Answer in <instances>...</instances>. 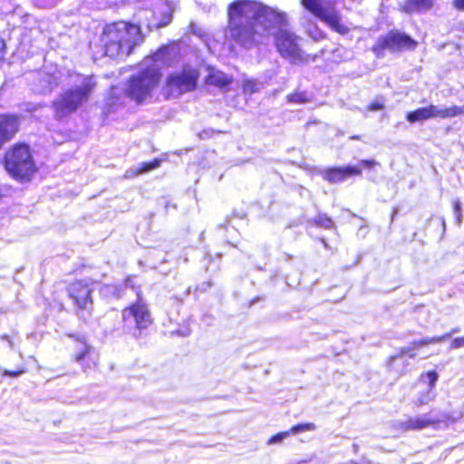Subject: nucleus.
Listing matches in <instances>:
<instances>
[{
	"mask_svg": "<svg viewBox=\"0 0 464 464\" xmlns=\"http://www.w3.org/2000/svg\"><path fill=\"white\" fill-rule=\"evenodd\" d=\"M229 38L250 47L275 35L276 46L280 54L297 63L308 61L300 49L299 37L287 29L288 15L285 12L251 0H237L228 6Z\"/></svg>",
	"mask_w": 464,
	"mask_h": 464,
	"instance_id": "f257e3e1",
	"label": "nucleus"
},
{
	"mask_svg": "<svg viewBox=\"0 0 464 464\" xmlns=\"http://www.w3.org/2000/svg\"><path fill=\"white\" fill-rule=\"evenodd\" d=\"M173 49L162 47L153 55L146 57L140 63L139 72L131 75L126 84V94L138 103L151 98L160 78V69L169 65Z\"/></svg>",
	"mask_w": 464,
	"mask_h": 464,
	"instance_id": "f03ea898",
	"label": "nucleus"
},
{
	"mask_svg": "<svg viewBox=\"0 0 464 464\" xmlns=\"http://www.w3.org/2000/svg\"><path fill=\"white\" fill-rule=\"evenodd\" d=\"M48 82L50 89L53 85H57L60 82L72 86L53 102L55 113L58 117L74 111L83 102L87 101L89 94L95 86L92 77L70 72H58L57 75L48 78Z\"/></svg>",
	"mask_w": 464,
	"mask_h": 464,
	"instance_id": "7ed1b4c3",
	"label": "nucleus"
},
{
	"mask_svg": "<svg viewBox=\"0 0 464 464\" xmlns=\"http://www.w3.org/2000/svg\"><path fill=\"white\" fill-rule=\"evenodd\" d=\"M142 42L140 27L123 21L106 25L101 36L104 53L111 58L129 55Z\"/></svg>",
	"mask_w": 464,
	"mask_h": 464,
	"instance_id": "20e7f679",
	"label": "nucleus"
},
{
	"mask_svg": "<svg viewBox=\"0 0 464 464\" xmlns=\"http://www.w3.org/2000/svg\"><path fill=\"white\" fill-rule=\"evenodd\" d=\"M5 167L14 179H28L35 170L29 147L25 144L14 146L5 155Z\"/></svg>",
	"mask_w": 464,
	"mask_h": 464,
	"instance_id": "39448f33",
	"label": "nucleus"
},
{
	"mask_svg": "<svg viewBox=\"0 0 464 464\" xmlns=\"http://www.w3.org/2000/svg\"><path fill=\"white\" fill-rule=\"evenodd\" d=\"M301 4L304 9L340 34H346L349 32L350 28L342 23L341 16L333 2L327 0H301Z\"/></svg>",
	"mask_w": 464,
	"mask_h": 464,
	"instance_id": "423d86ee",
	"label": "nucleus"
},
{
	"mask_svg": "<svg viewBox=\"0 0 464 464\" xmlns=\"http://www.w3.org/2000/svg\"><path fill=\"white\" fill-rule=\"evenodd\" d=\"M121 317L124 330L136 337L140 335L141 330L148 328L152 323L147 304L140 298L122 310Z\"/></svg>",
	"mask_w": 464,
	"mask_h": 464,
	"instance_id": "0eeeda50",
	"label": "nucleus"
},
{
	"mask_svg": "<svg viewBox=\"0 0 464 464\" xmlns=\"http://www.w3.org/2000/svg\"><path fill=\"white\" fill-rule=\"evenodd\" d=\"M198 76V70L188 65L173 72L167 78L165 93L169 97H179L195 90Z\"/></svg>",
	"mask_w": 464,
	"mask_h": 464,
	"instance_id": "6e6552de",
	"label": "nucleus"
},
{
	"mask_svg": "<svg viewBox=\"0 0 464 464\" xmlns=\"http://www.w3.org/2000/svg\"><path fill=\"white\" fill-rule=\"evenodd\" d=\"M464 113V108L459 106L440 107L436 105H429L427 107L419 108L407 114V120L411 123L423 121L433 118H452Z\"/></svg>",
	"mask_w": 464,
	"mask_h": 464,
	"instance_id": "1a4fd4ad",
	"label": "nucleus"
},
{
	"mask_svg": "<svg viewBox=\"0 0 464 464\" xmlns=\"http://www.w3.org/2000/svg\"><path fill=\"white\" fill-rule=\"evenodd\" d=\"M417 43L410 36L397 32H390L385 36L380 37L372 47L377 56H382L385 50L396 52L402 49H414Z\"/></svg>",
	"mask_w": 464,
	"mask_h": 464,
	"instance_id": "9d476101",
	"label": "nucleus"
},
{
	"mask_svg": "<svg viewBox=\"0 0 464 464\" xmlns=\"http://www.w3.org/2000/svg\"><path fill=\"white\" fill-rule=\"evenodd\" d=\"M97 282L92 279H82L72 282L68 287L70 298L81 310H90L92 305V293Z\"/></svg>",
	"mask_w": 464,
	"mask_h": 464,
	"instance_id": "9b49d317",
	"label": "nucleus"
},
{
	"mask_svg": "<svg viewBox=\"0 0 464 464\" xmlns=\"http://www.w3.org/2000/svg\"><path fill=\"white\" fill-rule=\"evenodd\" d=\"M440 419L432 412L410 417L396 422V428L403 431L420 430L429 427H439Z\"/></svg>",
	"mask_w": 464,
	"mask_h": 464,
	"instance_id": "f8f14e48",
	"label": "nucleus"
},
{
	"mask_svg": "<svg viewBox=\"0 0 464 464\" xmlns=\"http://www.w3.org/2000/svg\"><path fill=\"white\" fill-rule=\"evenodd\" d=\"M453 333H455V331H452L451 333H448L440 336L425 337L420 340H415L411 342L408 346L402 347L397 355L392 356L390 360V364L394 363L397 360L402 358L403 356L414 358L416 356V353H414L415 350L430 343H442L448 340L453 334Z\"/></svg>",
	"mask_w": 464,
	"mask_h": 464,
	"instance_id": "ddd939ff",
	"label": "nucleus"
},
{
	"mask_svg": "<svg viewBox=\"0 0 464 464\" xmlns=\"http://www.w3.org/2000/svg\"><path fill=\"white\" fill-rule=\"evenodd\" d=\"M361 174V169L358 167H343L333 168L326 169L324 172V178L331 183H338L347 179L350 177Z\"/></svg>",
	"mask_w": 464,
	"mask_h": 464,
	"instance_id": "4468645a",
	"label": "nucleus"
},
{
	"mask_svg": "<svg viewBox=\"0 0 464 464\" xmlns=\"http://www.w3.org/2000/svg\"><path fill=\"white\" fill-rule=\"evenodd\" d=\"M18 118L14 115H0V147L9 140L18 130Z\"/></svg>",
	"mask_w": 464,
	"mask_h": 464,
	"instance_id": "2eb2a0df",
	"label": "nucleus"
},
{
	"mask_svg": "<svg viewBox=\"0 0 464 464\" xmlns=\"http://www.w3.org/2000/svg\"><path fill=\"white\" fill-rule=\"evenodd\" d=\"M426 378L428 380V385L426 388L420 392L418 397L414 401V404L417 406L426 405L435 398V393L433 392L436 382L438 381V374L434 371L428 372L425 375H422V378Z\"/></svg>",
	"mask_w": 464,
	"mask_h": 464,
	"instance_id": "dca6fc26",
	"label": "nucleus"
},
{
	"mask_svg": "<svg viewBox=\"0 0 464 464\" xmlns=\"http://www.w3.org/2000/svg\"><path fill=\"white\" fill-rule=\"evenodd\" d=\"M231 78L223 72L215 69H210L207 77V83L208 85H214L218 88L228 86L231 83Z\"/></svg>",
	"mask_w": 464,
	"mask_h": 464,
	"instance_id": "f3484780",
	"label": "nucleus"
},
{
	"mask_svg": "<svg viewBox=\"0 0 464 464\" xmlns=\"http://www.w3.org/2000/svg\"><path fill=\"white\" fill-rule=\"evenodd\" d=\"M433 4L434 0H408L403 10L406 13L426 12L433 6Z\"/></svg>",
	"mask_w": 464,
	"mask_h": 464,
	"instance_id": "a211bd4d",
	"label": "nucleus"
},
{
	"mask_svg": "<svg viewBox=\"0 0 464 464\" xmlns=\"http://www.w3.org/2000/svg\"><path fill=\"white\" fill-rule=\"evenodd\" d=\"M76 350L74 357L77 362H82L91 353V348L84 341H79L77 343Z\"/></svg>",
	"mask_w": 464,
	"mask_h": 464,
	"instance_id": "6ab92c4d",
	"label": "nucleus"
},
{
	"mask_svg": "<svg viewBox=\"0 0 464 464\" xmlns=\"http://www.w3.org/2000/svg\"><path fill=\"white\" fill-rule=\"evenodd\" d=\"M264 84L256 80H246L243 83V91L245 93L252 94L254 92H259L263 89Z\"/></svg>",
	"mask_w": 464,
	"mask_h": 464,
	"instance_id": "aec40b11",
	"label": "nucleus"
},
{
	"mask_svg": "<svg viewBox=\"0 0 464 464\" xmlns=\"http://www.w3.org/2000/svg\"><path fill=\"white\" fill-rule=\"evenodd\" d=\"M160 160H154L150 162H143L140 164V168L136 171H133L131 175L136 176L155 169L160 167Z\"/></svg>",
	"mask_w": 464,
	"mask_h": 464,
	"instance_id": "412c9836",
	"label": "nucleus"
},
{
	"mask_svg": "<svg viewBox=\"0 0 464 464\" xmlns=\"http://www.w3.org/2000/svg\"><path fill=\"white\" fill-rule=\"evenodd\" d=\"M315 430V425L314 423H304V424H297L295 426H293L290 429V434H297L300 432L304 431H312Z\"/></svg>",
	"mask_w": 464,
	"mask_h": 464,
	"instance_id": "4be33fe9",
	"label": "nucleus"
},
{
	"mask_svg": "<svg viewBox=\"0 0 464 464\" xmlns=\"http://www.w3.org/2000/svg\"><path fill=\"white\" fill-rule=\"evenodd\" d=\"M288 101L295 103H304L308 101L304 92L294 93L288 96Z\"/></svg>",
	"mask_w": 464,
	"mask_h": 464,
	"instance_id": "5701e85b",
	"label": "nucleus"
},
{
	"mask_svg": "<svg viewBox=\"0 0 464 464\" xmlns=\"http://www.w3.org/2000/svg\"><path fill=\"white\" fill-rule=\"evenodd\" d=\"M307 34L314 41H320L324 38V34L315 26L308 29Z\"/></svg>",
	"mask_w": 464,
	"mask_h": 464,
	"instance_id": "b1692460",
	"label": "nucleus"
},
{
	"mask_svg": "<svg viewBox=\"0 0 464 464\" xmlns=\"http://www.w3.org/2000/svg\"><path fill=\"white\" fill-rule=\"evenodd\" d=\"M289 435H290V431L279 432L276 435L271 437L267 443L269 445L279 443V442L283 441L285 439H286L287 437H289Z\"/></svg>",
	"mask_w": 464,
	"mask_h": 464,
	"instance_id": "393cba45",
	"label": "nucleus"
},
{
	"mask_svg": "<svg viewBox=\"0 0 464 464\" xmlns=\"http://www.w3.org/2000/svg\"><path fill=\"white\" fill-rule=\"evenodd\" d=\"M317 224L323 227L330 228L333 226V221L327 217H318Z\"/></svg>",
	"mask_w": 464,
	"mask_h": 464,
	"instance_id": "a878e982",
	"label": "nucleus"
},
{
	"mask_svg": "<svg viewBox=\"0 0 464 464\" xmlns=\"http://www.w3.org/2000/svg\"><path fill=\"white\" fill-rule=\"evenodd\" d=\"M377 164L378 163L375 160H363L359 162V165L357 167L360 168V169L362 170V168L372 169L375 167Z\"/></svg>",
	"mask_w": 464,
	"mask_h": 464,
	"instance_id": "bb28decb",
	"label": "nucleus"
},
{
	"mask_svg": "<svg viewBox=\"0 0 464 464\" xmlns=\"http://www.w3.org/2000/svg\"><path fill=\"white\" fill-rule=\"evenodd\" d=\"M463 346H464V337L455 338L450 344L451 349H458V348H460Z\"/></svg>",
	"mask_w": 464,
	"mask_h": 464,
	"instance_id": "cd10ccee",
	"label": "nucleus"
},
{
	"mask_svg": "<svg viewBox=\"0 0 464 464\" xmlns=\"http://www.w3.org/2000/svg\"><path fill=\"white\" fill-rule=\"evenodd\" d=\"M452 5L458 11L464 12V0H453Z\"/></svg>",
	"mask_w": 464,
	"mask_h": 464,
	"instance_id": "c85d7f7f",
	"label": "nucleus"
},
{
	"mask_svg": "<svg viewBox=\"0 0 464 464\" xmlns=\"http://www.w3.org/2000/svg\"><path fill=\"white\" fill-rule=\"evenodd\" d=\"M24 372V371H16V372H12V371H7V370H5L4 372H3V375L4 376H11V377H17L19 375H21L22 373Z\"/></svg>",
	"mask_w": 464,
	"mask_h": 464,
	"instance_id": "c756f323",
	"label": "nucleus"
},
{
	"mask_svg": "<svg viewBox=\"0 0 464 464\" xmlns=\"http://www.w3.org/2000/svg\"><path fill=\"white\" fill-rule=\"evenodd\" d=\"M382 107H383L382 103H381L379 102H375L369 105L368 110L369 111H379V110L382 109Z\"/></svg>",
	"mask_w": 464,
	"mask_h": 464,
	"instance_id": "7c9ffc66",
	"label": "nucleus"
},
{
	"mask_svg": "<svg viewBox=\"0 0 464 464\" xmlns=\"http://www.w3.org/2000/svg\"><path fill=\"white\" fill-rule=\"evenodd\" d=\"M5 47V42L2 38H0V60L4 56Z\"/></svg>",
	"mask_w": 464,
	"mask_h": 464,
	"instance_id": "2f4dec72",
	"label": "nucleus"
},
{
	"mask_svg": "<svg viewBox=\"0 0 464 464\" xmlns=\"http://www.w3.org/2000/svg\"><path fill=\"white\" fill-rule=\"evenodd\" d=\"M453 208L455 213H459V211H461L460 202L459 200H456L454 202Z\"/></svg>",
	"mask_w": 464,
	"mask_h": 464,
	"instance_id": "473e14b6",
	"label": "nucleus"
},
{
	"mask_svg": "<svg viewBox=\"0 0 464 464\" xmlns=\"http://www.w3.org/2000/svg\"><path fill=\"white\" fill-rule=\"evenodd\" d=\"M455 214H456L457 223L459 226H460V224L462 222V218H463L462 213H461V211H459V213H455Z\"/></svg>",
	"mask_w": 464,
	"mask_h": 464,
	"instance_id": "72a5a7b5",
	"label": "nucleus"
},
{
	"mask_svg": "<svg viewBox=\"0 0 464 464\" xmlns=\"http://www.w3.org/2000/svg\"><path fill=\"white\" fill-rule=\"evenodd\" d=\"M2 338H3V339H6V340L8 341V343H9L10 347H11V348L13 347V343H12V342L7 338V336L4 335V336H2Z\"/></svg>",
	"mask_w": 464,
	"mask_h": 464,
	"instance_id": "f704fd0d",
	"label": "nucleus"
},
{
	"mask_svg": "<svg viewBox=\"0 0 464 464\" xmlns=\"http://www.w3.org/2000/svg\"><path fill=\"white\" fill-rule=\"evenodd\" d=\"M116 91L117 90L115 88L111 89V100H112L113 96L116 94Z\"/></svg>",
	"mask_w": 464,
	"mask_h": 464,
	"instance_id": "c9c22d12",
	"label": "nucleus"
},
{
	"mask_svg": "<svg viewBox=\"0 0 464 464\" xmlns=\"http://www.w3.org/2000/svg\"><path fill=\"white\" fill-rule=\"evenodd\" d=\"M108 104H109V106L112 107L114 105V102L110 101Z\"/></svg>",
	"mask_w": 464,
	"mask_h": 464,
	"instance_id": "e433bc0d",
	"label": "nucleus"
},
{
	"mask_svg": "<svg viewBox=\"0 0 464 464\" xmlns=\"http://www.w3.org/2000/svg\"><path fill=\"white\" fill-rule=\"evenodd\" d=\"M130 172H132V170L127 171L126 175H127L128 177H130Z\"/></svg>",
	"mask_w": 464,
	"mask_h": 464,
	"instance_id": "4c0bfd02",
	"label": "nucleus"
},
{
	"mask_svg": "<svg viewBox=\"0 0 464 464\" xmlns=\"http://www.w3.org/2000/svg\"><path fill=\"white\" fill-rule=\"evenodd\" d=\"M298 464H301V462H299Z\"/></svg>",
	"mask_w": 464,
	"mask_h": 464,
	"instance_id": "58836bf2",
	"label": "nucleus"
}]
</instances>
